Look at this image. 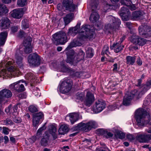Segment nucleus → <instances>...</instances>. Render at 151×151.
Returning a JSON list of instances; mask_svg holds the SVG:
<instances>
[{
    "mask_svg": "<svg viewBox=\"0 0 151 151\" xmlns=\"http://www.w3.org/2000/svg\"><path fill=\"white\" fill-rule=\"evenodd\" d=\"M95 33L91 29V26L89 25H83L77 36V40H74L71 42L65 49L67 56L66 62L72 64L77 63L82 60L84 57V52L82 50H80L78 53H75L73 50H70L72 48L81 46L82 45L81 41L86 39L93 40L95 37Z\"/></svg>",
    "mask_w": 151,
    "mask_h": 151,
    "instance_id": "obj_1",
    "label": "nucleus"
},
{
    "mask_svg": "<svg viewBox=\"0 0 151 151\" xmlns=\"http://www.w3.org/2000/svg\"><path fill=\"white\" fill-rule=\"evenodd\" d=\"M134 116L138 126H144L145 124L148 123L151 125L150 116L143 109L139 108L136 110Z\"/></svg>",
    "mask_w": 151,
    "mask_h": 151,
    "instance_id": "obj_2",
    "label": "nucleus"
},
{
    "mask_svg": "<svg viewBox=\"0 0 151 151\" xmlns=\"http://www.w3.org/2000/svg\"><path fill=\"white\" fill-rule=\"evenodd\" d=\"M98 3V0H91L90 5L92 10V13L89 19L93 23L96 22L99 18V14L96 12V10L99 9Z\"/></svg>",
    "mask_w": 151,
    "mask_h": 151,
    "instance_id": "obj_3",
    "label": "nucleus"
},
{
    "mask_svg": "<svg viewBox=\"0 0 151 151\" xmlns=\"http://www.w3.org/2000/svg\"><path fill=\"white\" fill-rule=\"evenodd\" d=\"M139 93L136 90L132 91L130 92L127 93L124 97L123 104L125 106L129 105L131 103V101L134 98L136 99L139 98Z\"/></svg>",
    "mask_w": 151,
    "mask_h": 151,
    "instance_id": "obj_4",
    "label": "nucleus"
},
{
    "mask_svg": "<svg viewBox=\"0 0 151 151\" xmlns=\"http://www.w3.org/2000/svg\"><path fill=\"white\" fill-rule=\"evenodd\" d=\"M20 71L18 68L13 66L9 68L7 70L4 69L0 72L1 76H7L8 77L18 76L19 75Z\"/></svg>",
    "mask_w": 151,
    "mask_h": 151,
    "instance_id": "obj_5",
    "label": "nucleus"
},
{
    "mask_svg": "<svg viewBox=\"0 0 151 151\" xmlns=\"http://www.w3.org/2000/svg\"><path fill=\"white\" fill-rule=\"evenodd\" d=\"M96 123L94 121H91L87 123L81 122L78 124V128L85 132H88L92 128H95L97 127Z\"/></svg>",
    "mask_w": 151,
    "mask_h": 151,
    "instance_id": "obj_6",
    "label": "nucleus"
},
{
    "mask_svg": "<svg viewBox=\"0 0 151 151\" xmlns=\"http://www.w3.org/2000/svg\"><path fill=\"white\" fill-rule=\"evenodd\" d=\"M53 40L57 41L60 44H63L67 41V37L65 33L61 31L54 34L53 35Z\"/></svg>",
    "mask_w": 151,
    "mask_h": 151,
    "instance_id": "obj_7",
    "label": "nucleus"
},
{
    "mask_svg": "<svg viewBox=\"0 0 151 151\" xmlns=\"http://www.w3.org/2000/svg\"><path fill=\"white\" fill-rule=\"evenodd\" d=\"M139 35L145 38L151 37V27L145 25H142L138 28Z\"/></svg>",
    "mask_w": 151,
    "mask_h": 151,
    "instance_id": "obj_8",
    "label": "nucleus"
},
{
    "mask_svg": "<svg viewBox=\"0 0 151 151\" xmlns=\"http://www.w3.org/2000/svg\"><path fill=\"white\" fill-rule=\"evenodd\" d=\"M28 59V62L30 65L36 66L40 64L41 59L37 54L33 53L29 55Z\"/></svg>",
    "mask_w": 151,
    "mask_h": 151,
    "instance_id": "obj_9",
    "label": "nucleus"
},
{
    "mask_svg": "<svg viewBox=\"0 0 151 151\" xmlns=\"http://www.w3.org/2000/svg\"><path fill=\"white\" fill-rule=\"evenodd\" d=\"M24 85H26L25 82L19 81L12 84L9 87L12 90H15L18 92H21L25 90Z\"/></svg>",
    "mask_w": 151,
    "mask_h": 151,
    "instance_id": "obj_10",
    "label": "nucleus"
},
{
    "mask_svg": "<svg viewBox=\"0 0 151 151\" xmlns=\"http://www.w3.org/2000/svg\"><path fill=\"white\" fill-rule=\"evenodd\" d=\"M72 86L70 81L65 79L61 84L60 87V91L63 93L68 92L71 89Z\"/></svg>",
    "mask_w": 151,
    "mask_h": 151,
    "instance_id": "obj_11",
    "label": "nucleus"
},
{
    "mask_svg": "<svg viewBox=\"0 0 151 151\" xmlns=\"http://www.w3.org/2000/svg\"><path fill=\"white\" fill-rule=\"evenodd\" d=\"M12 94L9 89H4L0 91V103L3 102L6 99H9L12 96Z\"/></svg>",
    "mask_w": 151,
    "mask_h": 151,
    "instance_id": "obj_12",
    "label": "nucleus"
},
{
    "mask_svg": "<svg viewBox=\"0 0 151 151\" xmlns=\"http://www.w3.org/2000/svg\"><path fill=\"white\" fill-rule=\"evenodd\" d=\"M94 101L95 98L93 94L90 91L88 92L84 101V104L87 107H90Z\"/></svg>",
    "mask_w": 151,
    "mask_h": 151,
    "instance_id": "obj_13",
    "label": "nucleus"
},
{
    "mask_svg": "<svg viewBox=\"0 0 151 151\" xmlns=\"http://www.w3.org/2000/svg\"><path fill=\"white\" fill-rule=\"evenodd\" d=\"M108 21L110 22V24L114 27L115 29H118L121 24L120 20L117 18L112 16H109L107 17Z\"/></svg>",
    "mask_w": 151,
    "mask_h": 151,
    "instance_id": "obj_14",
    "label": "nucleus"
},
{
    "mask_svg": "<svg viewBox=\"0 0 151 151\" xmlns=\"http://www.w3.org/2000/svg\"><path fill=\"white\" fill-rule=\"evenodd\" d=\"M105 104L101 101H96L93 106V110L95 113H98L101 112L105 108Z\"/></svg>",
    "mask_w": 151,
    "mask_h": 151,
    "instance_id": "obj_15",
    "label": "nucleus"
},
{
    "mask_svg": "<svg viewBox=\"0 0 151 151\" xmlns=\"http://www.w3.org/2000/svg\"><path fill=\"white\" fill-rule=\"evenodd\" d=\"M63 6L65 10L70 12H73L75 9L76 6L72 4V0H64L63 2Z\"/></svg>",
    "mask_w": 151,
    "mask_h": 151,
    "instance_id": "obj_16",
    "label": "nucleus"
},
{
    "mask_svg": "<svg viewBox=\"0 0 151 151\" xmlns=\"http://www.w3.org/2000/svg\"><path fill=\"white\" fill-rule=\"evenodd\" d=\"M32 39L30 37H27L24 41V52L26 53H29L32 52V49L30 47Z\"/></svg>",
    "mask_w": 151,
    "mask_h": 151,
    "instance_id": "obj_17",
    "label": "nucleus"
},
{
    "mask_svg": "<svg viewBox=\"0 0 151 151\" xmlns=\"http://www.w3.org/2000/svg\"><path fill=\"white\" fill-rule=\"evenodd\" d=\"M132 42L137 45L142 46L144 45L147 42L145 39L139 37L138 36H134L132 37Z\"/></svg>",
    "mask_w": 151,
    "mask_h": 151,
    "instance_id": "obj_18",
    "label": "nucleus"
},
{
    "mask_svg": "<svg viewBox=\"0 0 151 151\" xmlns=\"http://www.w3.org/2000/svg\"><path fill=\"white\" fill-rule=\"evenodd\" d=\"M24 8H20L18 9H15L13 11L11 14L12 16L14 18L20 19L23 16L24 13Z\"/></svg>",
    "mask_w": 151,
    "mask_h": 151,
    "instance_id": "obj_19",
    "label": "nucleus"
},
{
    "mask_svg": "<svg viewBox=\"0 0 151 151\" xmlns=\"http://www.w3.org/2000/svg\"><path fill=\"white\" fill-rule=\"evenodd\" d=\"M10 22L7 18H4L0 20V25L3 29H7L10 26Z\"/></svg>",
    "mask_w": 151,
    "mask_h": 151,
    "instance_id": "obj_20",
    "label": "nucleus"
},
{
    "mask_svg": "<svg viewBox=\"0 0 151 151\" xmlns=\"http://www.w3.org/2000/svg\"><path fill=\"white\" fill-rule=\"evenodd\" d=\"M97 133L102 135L104 137L108 138L113 136V134L111 132L103 129H98L97 131Z\"/></svg>",
    "mask_w": 151,
    "mask_h": 151,
    "instance_id": "obj_21",
    "label": "nucleus"
},
{
    "mask_svg": "<svg viewBox=\"0 0 151 151\" xmlns=\"http://www.w3.org/2000/svg\"><path fill=\"white\" fill-rule=\"evenodd\" d=\"M80 27V24L78 23L76 26L69 29L68 34L69 35L74 36L78 32L79 29Z\"/></svg>",
    "mask_w": 151,
    "mask_h": 151,
    "instance_id": "obj_22",
    "label": "nucleus"
},
{
    "mask_svg": "<svg viewBox=\"0 0 151 151\" xmlns=\"http://www.w3.org/2000/svg\"><path fill=\"white\" fill-rule=\"evenodd\" d=\"M124 47V46L119 43H114L112 46H110L111 49H114V52L116 53H118L121 51Z\"/></svg>",
    "mask_w": 151,
    "mask_h": 151,
    "instance_id": "obj_23",
    "label": "nucleus"
},
{
    "mask_svg": "<svg viewBox=\"0 0 151 151\" xmlns=\"http://www.w3.org/2000/svg\"><path fill=\"white\" fill-rule=\"evenodd\" d=\"M68 117L71 123L73 124L75 122L78 120L79 115L76 113H72L69 114Z\"/></svg>",
    "mask_w": 151,
    "mask_h": 151,
    "instance_id": "obj_24",
    "label": "nucleus"
},
{
    "mask_svg": "<svg viewBox=\"0 0 151 151\" xmlns=\"http://www.w3.org/2000/svg\"><path fill=\"white\" fill-rule=\"evenodd\" d=\"M50 135L48 134H46L43 136L40 141L41 145L43 146H46L48 145V142L49 140Z\"/></svg>",
    "mask_w": 151,
    "mask_h": 151,
    "instance_id": "obj_25",
    "label": "nucleus"
},
{
    "mask_svg": "<svg viewBox=\"0 0 151 151\" xmlns=\"http://www.w3.org/2000/svg\"><path fill=\"white\" fill-rule=\"evenodd\" d=\"M48 131L52 135L54 139L57 138V135L56 134V128L53 125H50L49 127Z\"/></svg>",
    "mask_w": 151,
    "mask_h": 151,
    "instance_id": "obj_26",
    "label": "nucleus"
},
{
    "mask_svg": "<svg viewBox=\"0 0 151 151\" xmlns=\"http://www.w3.org/2000/svg\"><path fill=\"white\" fill-rule=\"evenodd\" d=\"M143 13L140 11H136L133 12L132 14V17L135 20H137L142 18Z\"/></svg>",
    "mask_w": 151,
    "mask_h": 151,
    "instance_id": "obj_27",
    "label": "nucleus"
},
{
    "mask_svg": "<svg viewBox=\"0 0 151 151\" xmlns=\"http://www.w3.org/2000/svg\"><path fill=\"white\" fill-rule=\"evenodd\" d=\"M7 36L6 32H2L0 33V45H3L6 41Z\"/></svg>",
    "mask_w": 151,
    "mask_h": 151,
    "instance_id": "obj_28",
    "label": "nucleus"
},
{
    "mask_svg": "<svg viewBox=\"0 0 151 151\" xmlns=\"http://www.w3.org/2000/svg\"><path fill=\"white\" fill-rule=\"evenodd\" d=\"M74 14L73 13H70L66 15V16L63 18V19L65 25H67L73 19Z\"/></svg>",
    "mask_w": 151,
    "mask_h": 151,
    "instance_id": "obj_29",
    "label": "nucleus"
},
{
    "mask_svg": "<svg viewBox=\"0 0 151 151\" xmlns=\"http://www.w3.org/2000/svg\"><path fill=\"white\" fill-rule=\"evenodd\" d=\"M9 10L5 5L0 3V16H2L8 12Z\"/></svg>",
    "mask_w": 151,
    "mask_h": 151,
    "instance_id": "obj_30",
    "label": "nucleus"
},
{
    "mask_svg": "<svg viewBox=\"0 0 151 151\" xmlns=\"http://www.w3.org/2000/svg\"><path fill=\"white\" fill-rule=\"evenodd\" d=\"M114 30H115L114 27L111 24H110L109 22V23L105 24L104 30L106 33H111Z\"/></svg>",
    "mask_w": 151,
    "mask_h": 151,
    "instance_id": "obj_31",
    "label": "nucleus"
},
{
    "mask_svg": "<svg viewBox=\"0 0 151 151\" xmlns=\"http://www.w3.org/2000/svg\"><path fill=\"white\" fill-rule=\"evenodd\" d=\"M68 127L66 125H63L61 126L58 130L59 134H60L64 135L68 132Z\"/></svg>",
    "mask_w": 151,
    "mask_h": 151,
    "instance_id": "obj_32",
    "label": "nucleus"
},
{
    "mask_svg": "<svg viewBox=\"0 0 151 151\" xmlns=\"http://www.w3.org/2000/svg\"><path fill=\"white\" fill-rule=\"evenodd\" d=\"M135 59V56H128L126 58V63L129 65H132L134 63Z\"/></svg>",
    "mask_w": 151,
    "mask_h": 151,
    "instance_id": "obj_33",
    "label": "nucleus"
},
{
    "mask_svg": "<svg viewBox=\"0 0 151 151\" xmlns=\"http://www.w3.org/2000/svg\"><path fill=\"white\" fill-rule=\"evenodd\" d=\"M16 62L18 66L20 68H22L23 66L22 63L23 59L20 56L16 55L15 56Z\"/></svg>",
    "mask_w": 151,
    "mask_h": 151,
    "instance_id": "obj_34",
    "label": "nucleus"
},
{
    "mask_svg": "<svg viewBox=\"0 0 151 151\" xmlns=\"http://www.w3.org/2000/svg\"><path fill=\"white\" fill-rule=\"evenodd\" d=\"M119 12L120 16H122L123 15L126 14H129L130 13L129 9L127 7H122Z\"/></svg>",
    "mask_w": 151,
    "mask_h": 151,
    "instance_id": "obj_35",
    "label": "nucleus"
},
{
    "mask_svg": "<svg viewBox=\"0 0 151 151\" xmlns=\"http://www.w3.org/2000/svg\"><path fill=\"white\" fill-rule=\"evenodd\" d=\"M150 88L148 87L146 84L144 85L142 87V90L141 91L139 92H139V96L140 98V96L142 95L145 94V93Z\"/></svg>",
    "mask_w": 151,
    "mask_h": 151,
    "instance_id": "obj_36",
    "label": "nucleus"
},
{
    "mask_svg": "<svg viewBox=\"0 0 151 151\" xmlns=\"http://www.w3.org/2000/svg\"><path fill=\"white\" fill-rule=\"evenodd\" d=\"M137 139L141 143H145L144 134H138L136 137Z\"/></svg>",
    "mask_w": 151,
    "mask_h": 151,
    "instance_id": "obj_37",
    "label": "nucleus"
},
{
    "mask_svg": "<svg viewBox=\"0 0 151 151\" xmlns=\"http://www.w3.org/2000/svg\"><path fill=\"white\" fill-rule=\"evenodd\" d=\"M33 117L40 121L44 118V114L40 112L38 113H34L33 114Z\"/></svg>",
    "mask_w": 151,
    "mask_h": 151,
    "instance_id": "obj_38",
    "label": "nucleus"
},
{
    "mask_svg": "<svg viewBox=\"0 0 151 151\" xmlns=\"http://www.w3.org/2000/svg\"><path fill=\"white\" fill-rule=\"evenodd\" d=\"M109 47L107 45H105L103 48V49L101 52V54L104 55L106 54L107 55L109 56L110 54L109 51Z\"/></svg>",
    "mask_w": 151,
    "mask_h": 151,
    "instance_id": "obj_39",
    "label": "nucleus"
},
{
    "mask_svg": "<svg viewBox=\"0 0 151 151\" xmlns=\"http://www.w3.org/2000/svg\"><path fill=\"white\" fill-rule=\"evenodd\" d=\"M103 4L104 6L103 11L104 12H106L107 10L111 6V5L108 4L107 2L106 1L103 2Z\"/></svg>",
    "mask_w": 151,
    "mask_h": 151,
    "instance_id": "obj_40",
    "label": "nucleus"
},
{
    "mask_svg": "<svg viewBox=\"0 0 151 151\" xmlns=\"http://www.w3.org/2000/svg\"><path fill=\"white\" fill-rule=\"evenodd\" d=\"M27 0H18L17 5L19 7H23L27 4Z\"/></svg>",
    "mask_w": 151,
    "mask_h": 151,
    "instance_id": "obj_41",
    "label": "nucleus"
},
{
    "mask_svg": "<svg viewBox=\"0 0 151 151\" xmlns=\"http://www.w3.org/2000/svg\"><path fill=\"white\" fill-rule=\"evenodd\" d=\"M60 68L61 69V71L63 72H65L68 71V68L65 65L64 62L63 61L61 63Z\"/></svg>",
    "mask_w": 151,
    "mask_h": 151,
    "instance_id": "obj_42",
    "label": "nucleus"
},
{
    "mask_svg": "<svg viewBox=\"0 0 151 151\" xmlns=\"http://www.w3.org/2000/svg\"><path fill=\"white\" fill-rule=\"evenodd\" d=\"M46 127L44 126H43L41 127L37 131V137L39 138L42 135V132L45 129Z\"/></svg>",
    "mask_w": 151,
    "mask_h": 151,
    "instance_id": "obj_43",
    "label": "nucleus"
},
{
    "mask_svg": "<svg viewBox=\"0 0 151 151\" xmlns=\"http://www.w3.org/2000/svg\"><path fill=\"white\" fill-rule=\"evenodd\" d=\"M121 3L122 4L126 5L127 7L131 4L132 2L130 0H121Z\"/></svg>",
    "mask_w": 151,
    "mask_h": 151,
    "instance_id": "obj_44",
    "label": "nucleus"
},
{
    "mask_svg": "<svg viewBox=\"0 0 151 151\" xmlns=\"http://www.w3.org/2000/svg\"><path fill=\"white\" fill-rule=\"evenodd\" d=\"M116 136L117 137L120 139L124 138L125 137V135L124 133L122 132L119 131L116 133Z\"/></svg>",
    "mask_w": 151,
    "mask_h": 151,
    "instance_id": "obj_45",
    "label": "nucleus"
},
{
    "mask_svg": "<svg viewBox=\"0 0 151 151\" xmlns=\"http://www.w3.org/2000/svg\"><path fill=\"white\" fill-rule=\"evenodd\" d=\"M76 96V98L77 99L82 100L84 96V94L83 92L80 93L78 92L77 93Z\"/></svg>",
    "mask_w": 151,
    "mask_h": 151,
    "instance_id": "obj_46",
    "label": "nucleus"
},
{
    "mask_svg": "<svg viewBox=\"0 0 151 151\" xmlns=\"http://www.w3.org/2000/svg\"><path fill=\"white\" fill-rule=\"evenodd\" d=\"M86 52L87 56L88 57L91 58L93 55L92 52V49L91 48H88V50L86 51Z\"/></svg>",
    "mask_w": 151,
    "mask_h": 151,
    "instance_id": "obj_47",
    "label": "nucleus"
},
{
    "mask_svg": "<svg viewBox=\"0 0 151 151\" xmlns=\"http://www.w3.org/2000/svg\"><path fill=\"white\" fill-rule=\"evenodd\" d=\"M29 109V111L32 113H34L37 112V108L34 105L30 106Z\"/></svg>",
    "mask_w": 151,
    "mask_h": 151,
    "instance_id": "obj_48",
    "label": "nucleus"
},
{
    "mask_svg": "<svg viewBox=\"0 0 151 151\" xmlns=\"http://www.w3.org/2000/svg\"><path fill=\"white\" fill-rule=\"evenodd\" d=\"M145 143L148 142L151 140V134H144Z\"/></svg>",
    "mask_w": 151,
    "mask_h": 151,
    "instance_id": "obj_49",
    "label": "nucleus"
},
{
    "mask_svg": "<svg viewBox=\"0 0 151 151\" xmlns=\"http://www.w3.org/2000/svg\"><path fill=\"white\" fill-rule=\"evenodd\" d=\"M39 120L33 117L32 119V124L34 127L37 126L39 122Z\"/></svg>",
    "mask_w": 151,
    "mask_h": 151,
    "instance_id": "obj_50",
    "label": "nucleus"
},
{
    "mask_svg": "<svg viewBox=\"0 0 151 151\" xmlns=\"http://www.w3.org/2000/svg\"><path fill=\"white\" fill-rule=\"evenodd\" d=\"M27 21V20L24 19L23 20L22 22V25L24 29H26L29 27L28 24L26 22Z\"/></svg>",
    "mask_w": 151,
    "mask_h": 151,
    "instance_id": "obj_51",
    "label": "nucleus"
},
{
    "mask_svg": "<svg viewBox=\"0 0 151 151\" xmlns=\"http://www.w3.org/2000/svg\"><path fill=\"white\" fill-rule=\"evenodd\" d=\"M33 93L35 96H40V90L37 88H35L33 91Z\"/></svg>",
    "mask_w": 151,
    "mask_h": 151,
    "instance_id": "obj_52",
    "label": "nucleus"
},
{
    "mask_svg": "<svg viewBox=\"0 0 151 151\" xmlns=\"http://www.w3.org/2000/svg\"><path fill=\"white\" fill-rule=\"evenodd\" d=\"M126 14L123 15L122 16H121L123 20L127 21L128 20V17L130 15V14L129 13V14Z\"/></svg>",
    "mask_w": 151,
    "mask_h": 151,
    "instance_id": "obj_53",
    "label": "nucleus"
},
{
    "mask_svg": "<svg viewBox=\"0 0 151 151\" xmlns=\"http://www.w3.org/2000/svg\"><path fill=\"white\" fill-rule=\"evenodd\" d=\"M18 29V26H14L11 27L12 32L14 33L17 32Z\"/></svg>",
    "mask_w": 151,
    "mask_h": 151,
    "instance_id": "obj_54",
    "label": "nucleus"
},
{
    "mask_svg": "<svg viewBox=\"0 0 151 151\" xmlns=\"http://www.w3.org/2000/svg\"><path fill=\"white\" fill-rule=\"evenodd\" d=\"M13 121L17 123H20L21 122L22 119L19 117L16 116L13 119Z\"/></svg>",
    "mask_w": 151,
    "mask_h": 151,
    "instance_id": "obj_55",
    "label": "nucleus"
},
{
    "mask_svg": "<svg viewBox=\"0 0 151 151\" xmlns=\"http://www.w3.org/2000/svg\"><path fill=\"white\" fill-rule=\"evenodd\" d=\"M37 136H33L31 137V138L29 139V141L31 143H33L37 139Z\"/></svg>",
    "mask_w": 151,
    "mask_h": 151,
    "instance_id": "obj_56",
    "label": "nucleus"
},
{
    "mask_svg": "<svg viewBox=\"0 0 151 151\" xmlns=\"http://www.w3.org/2000/svg\"><path fill=\"white\" fill-rule=\"evenodd\" d=\"M4 122L5 124L7 125L8 124H11L12 123V121L9 119H7L5 120L4 121Z\"/></svg>",
    "mask_w": 151,
    "mask_h": 151,
    "instance_id": "obj_57",
    "label": "nucleus"
},
{
    "mask_svg": "<svg viewBox=\"0 0 151 151\" xmlns=\"http://www.w3.org/2000/svg\"><path fill=\"white\" fill-rule=\"evenodd\" d=\"M3 104L0 103V116H3L4 114V112L2 110V108L3 106Z\"/></svg>",
    "mask_w": 151,
    "mask_h": 151,
    "instance_id": "obj_58",
    "label": "nucleus"
},
{
    "mask_svg": "<svg viewBox=\"0 0 151 151\" xmlns=\"http://www.w3.org/2000/svg\"><path fill=\"white\" fill-rule=\"evenodd\" d=\"M3 132L4 134L7 135L9 134V132L8 131V128L5 127H4L3 128Z\"/></svg>",
    "mask_w": 151,
    "mask_h": 151,
    "instance_id": "obj_59",
    "label": "nucleus"
},
{
    "mask_svg": "<svg viewBox=\"0 0 151 151\" xmlns=\"http://www.w3.org/2000/svg\"><path fill=\"white\" fill-rule=\"evenodd\" d=\"M128 9H130L131 10H134L136 9V7L133 4L132 5H130L129 6H127Z\"/></svg>",
    "mask_w": 151,
    "mask_h": 151,
    "instance_id": "obj_60",
    "label": "nucleus"
},
{
    "mask_svg": "<svg viewBox=\"0 0 151 151\" xmlns=\"http://www.w3.org/2000/svg\"><path fill=\"white\" fill-rule=\"evenodd\" d=\"M24 34V32L22 31H20L18 35V37L20 38H22L23 37Z\"/></svg>",
    "mask_w": 151,
    "mask_h": 151,
    "instance_id": "obj_61",
    "label": "nucleus"
},
{
    "mask_svg": "<svg viewBox=\"0 0 151 151\" xmlns=\"http://www.w3.org/2000/svg\"><path fill=\"white\" fill-rule=\"evenodd\" d=\"M127 138L129 140H132L134 139V137L133 135L131 134L127 135Z\"/></svg>",
    "mask_w": 151,
    "mask_h": 151,
    "instance_id": "obj_62",
    "label": "nucleus"
},
{
    "mask_svg": "<svg viewBox=\"0 0 151 151\" xmlns=\"http://www.w3.org/2000/svg\"><path fill=\"white\" fill-rule=\"evenodd\" d=\"M18 96L19 98L22 99L25 98L26 97V96L22 93L19 94Z\"/></svg>",
    "mask_w": 151,
    "mask_h": 151,
    "instance_id": "obj_63",
    "label": "nucleus"
},
{
    "mask_svg": "<svg viewBox=\"0 0 151 151\" xmlns=\"http://www.w3.org/2000/svg\"><path fill=\"white\" fill-rule=\"evenodd\" d=\"M120 103L119 101L117 102H116L115 103H114V105H113V106L114 107V108L115 109L116 108H117L120 105Z\"/></svg>",
    "mask_w": 151,
    "mask_h": 151,
    "instance_id": "obj_64",
    "label": "nucleus"
}]
</instances>
